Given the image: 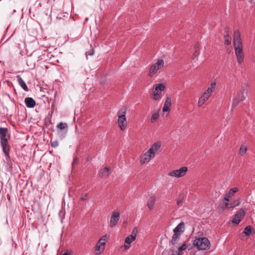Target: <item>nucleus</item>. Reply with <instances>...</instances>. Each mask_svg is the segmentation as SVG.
<instances>
[{
  "label": "nucleus",
  "instance_id": "20e7f679",
  "mask_svg": "<svg viewBox=\"0 0 255 255\" xmlns=\"http://www.w3.org/2000/svg\"><path fill=\"white\" fill-rule=\"evenodd\" d=\"M126 113L127 109L125 108H123L118 111L117 113L118 126L122 130H124L127 125L126 116Z\"/></svg>",
  "mask_w": 255,
  "mask_h": 255
},
{
  "label": "nucleus",
  "instance_id": "5701e85b",
  "mask_svg": "<svg viewBox=\"0 0 255 255\" xmlns=\"http://www.w3.org/2000/svg\"><path fill=\"white\" fill-rule=\"evenodd\" d=\"M238 188L237 187L232 188L230 189L226 194L228 195V197L233 198L234 196L235 193L238 191Z\"/></svg>",
  "mask_w": 255,
  "mask_h": 255
},
{
  "label": "nucleus",
  "instance_id": "e433bc0d",
  "mask_svg": "<svg viewBox=\"0 0 255 255\" xmlns=\"http://www.w3.org/2000/svg\"><path fill=\"white\" fill-rule=\"evenodd\" d=\"M88 199V196L87 193L82 195L81 197H80V200L82 201H86Z\"/></svg>",
  "mask_w": 255,
  "mask_h": 255
},
{
  "label": "nucleus",
  "instance_id": "4c0bfd02",
  "mask_svg": "<svg viewBox=\"0 0 255 255\" xmlns=\"http://www.w3.org/2000/svg\"><path fill=\"white\" fill-rule=\"evenodd\" d=\"M231 199L230 197H228V195L226 193L225 194L224 201V202H229L230 201V199Z\"/></svg>",
  "mask_w": 255,
  "mask_h": 255
},
{
  "label": "nucleus",
  "instance_id": "c85d7f7f",
  "mask_svg": "<svg viewBox=\"0 0 255 255\" xmlns=\"http://www.w3.org/2000/svg\"><path fill=\"white\" fill-rule=\"evenodd\" d=\"M247 151V147L245 145H242L240 149V154L241 155L244 154Z\"/></svg>",
  "mask_w": 255,
  "mask_h": 255
},
{
  "label": "nucleus",
  "instance_id": "b1692460",
  "mask_svg": "<svg viewBox=\"0 0 255 255\" xmlns=\"http://www.w3.org/2000/svg\"><path fill=\"white\" fill-rule=\"evenodd\" d=\"M227 208H233V206L231 205V203H229V202H224L221 206V209L222 211L224 210Z\"/></svg>",
  "mask_w": 255,
  "mask_h": 255
},
{
  "label": "nucleus",
  "instance_id": "0eeeda50",
  "mask_svg": "<svg viewBox=\"0 0 255 255\" xmlns=\"http://www.w3.org/2000/svg\"><path fill=\"white\" fill-rule=\"evenodd\" d=\"M165 87L162 84H155L153 87V99L155 100H159L160 99L159 96L160 94L165 89Z\"/></svg>",
  "mask_w": 255,
  "mask_h": 255
},
{
  "label": "nucleus",
  "instance_id": "7c9ffc66",
  "mask_svg": "<svg viewBox=\"0 0 255 255\" xmlns=\"http://www.w3.org/2000/svg\"><path fill=\"white\" fill-rule=\"evenodd\" d=\"M225 41L224 43L226 45H230L231 43V38L228 35L224 36Z\"/></svg>",
  "mask_w": 255,
  "mask_h": 255
},
{
  "label": "nucleus",
  "instance_id": "393cba45",
  "mask_svg": "<svg viewBox=\"0 0 255 255\" xmlns=\"http://www.w3.org/2000/svg\"><path fill=\"white\" fill-rule=\"evenodd\" d=\"M186 249V243L183 244L181 247H180L177 251V255H183V251Z\"/></svg>",
  "mask_w": 255,
  "mask_h": 255
},
{
  "label": "nucleus",
  "instance_id": "58836bf2",
  "mask_svg": "<svg viewBox=\"0 0 255 255\" xmlns=\"http://www.w3.org/2000/svg\"><path fill=\"white\" fill-rule=\"evenodd\" d=\"M88 54L89 55H93L94 54V50L93 49H91L89 52H88Z\"/></svg>",
  "mask_w": 255,
  "mask_h": 255
},
{
  "label": "nucleus",
  "instance_id": "a19ab883",
  "mask_svg": "<svg viewBox=\"0 0 255 255\" xmlns=\"http://www.w3.org/2000/svg\"><path fill=\"white\" fill-rule=\"evenodd\" d=\"M78 161V159L77 158H75L74 159L72 164H76Z\"/></svg>",
  "mask_w": 255,
  "mask_h": 255
},
{
  "label": "nucleus",
  "instance_id": "2eb2a0df",
  "mask_svg": "<svg viewBox=\"0 0 255 255\" xmlns=\"http://www.w3.org/2000/svg\"><path fill=\"white\" fill-rule=\"evenodd\" d=\"M184 229L185 224L184 222H181L173 229V232L181 235L182 233L184 232Z\"/></svg>",
  "mask_w": 255,
  "mask_h": 255
},
{
  "label": "nucleus",
  "instance_id": "f03ea898",
  "mask_svg": "<svg viewBox=\"0 0 255 255\" xmlns=\"http://www.w3.org/2000/svg\"><path fill=\"white\" fill-rule=\"evenodd\" d=\"M10 137L7 128H0V144L6 157H8L9 155L10 148L8 140Z\"/></svg>",
  "mask_w": 255,
  "mask_h": 255
},
{
  "label": "nucleus",
  "instance_id": "6ab92c4d",
  "mask_svg": "<svg viewBox=\"0 0 255 255\" xmlns=\"http://www.w3.org/2000/svg\"><path fill=\"white\" fill-rule=\"evenodd\" d=\"M161 146L160 142H156L152 145L148 149L151 153L155 154V152L158 150Z\"/></svg>",
  "mask_w": 255,
  "mask_h": 255
},
{
  "label": "nucleus",
  "instance_id": "1a4fd4ad",
  "mask_svg": "<svg viewBox=\"0 0 255 255\" xmlns=\"http://www.w3.org/2000/svg\"><path fill=\"white\" fill-rule=\"evenodd\" d=\"M107 241L106 235L103 236L98 242L95 247L96 254L98 255L101 254V251L104 249L105 245Z\"/></svg>",
  "mask_w": 255,
  "mask_h": 255
},
{
  "label": "nucleus",
  "instance_id": "9d476101",
  "mask_svg": "<svg viewBox=\"0 0 255 255\" xmlns=\"http://www.w3.org/2000/svg\"><path fill=\"white\" fill-rule=\"evenodd\" d=\"M188 168L187 167L183 166L179 169L174 170L170 171L168 173V175L170 176L180 177L184 176L186 172L187 171Z\"/></svg>",
  "mask_w": 255,
  "mask_h": 255
},
{
  "label": "nucleus",
  "instance_id": "37998d69",
  "mask_svg": "<svg viewBox=\"0 0 255 255\" xmlns=\"http://www.w3.org/2000/svg\"><path fill=\"white\" fill-rule=\"evenodd\" d=\"M62 255H70L68 253H65L63 254Z\"/></svg>",
  "mask_w": 255,
  "mask_h": 255
},
{
  "label": "nucleus",
  "instance_id": "aec40b11",
  "mask_svg": "<svg viewBox=\"0 0 255 255\" xmlns=\"http://www.w3.org/2000/svg\"><path fill=\"white\" fill-rule=\"evenodd\" d=\"M180 236L181 235L180 234L174 233V234L172 237V240L171 241V244L172 245L177 244L178 241L180 238Z\"/></svg>",
  "mask_w": 255,
  "mask_h": 255
},
{
  "label": "nucleus",
  "instance_id": "4468645a",
  "mask_svg": "<svg viewBox=\"0 0 255 255\" xmlns=\"http://www.w3.org/2000/svg\"><path fill=\"white\" fill-rule=\"evenodd\" d=\"M25 104L27 108H32L36 104L34 100L30 97L26 98L24 100Z\"/></svg>",
  "mask_w": 255,
  "mask_h": 255
},
{
  "label": "nucleus",
  "instance_id": "c756f323",
  "mask_svg": "<svg viewBox=\"0 0 255 255\" xmlns=\"http://www.w3.org/2000/svg\"><path fill=\"white\" fill-rule=\"evenodd\" d=\"M57 128L60 130L64 129L65 128H67V125L66 123H60L57 125Z\"/></svg>",
  "mask_w": 255,
  "mask_h": 255
},
{
  "label": "nucleus",
  "instance_id": "7ed1b4c3",
  "mask_svg": "<svg viewBox=\"0 0 255 255\" xmlns=\"http://www.w3.org/2000/svg\"><path fill=\"white\" fill-rule=\"evenodd\" d=\"M198 250H207L210 248V243L206 237L196 238L193 243Z\"/></svg>",
  "mask_w": 255,
  "mask_h": 255
},
{
  "label": "nucleus",
  "instance_id": "a878e982",
  "mask_svg": "<svg viewBox=\"0 0 255 255\" xmlns=\"http://www.w3.org/2000/svg\"><path fill=\"white\" fill-rule=\"evenodd\" d=\"M252 231V228L251 226H247L244 230L243 233L247 236H250V235L251 234Z\"/></svg>",
  "mask_w": 255,
  "mask_h": 255
},
{
  "label": "nucleus",
  "instance_id": "72a5a7b5",
  "mask_svg": "<svg viewBox=\"0 0 255 255\" xmlns=\"http://www.w3.org/2000/svg\"><path fill=\"white\" fill-rule=\"evenodd\" d=\"M137 232H138L137 229L136 227L134 228L133 229L132 231L131 235H130L129 236H132L133 237V238H134V239H136V234L137 233Z\"/></svg>",
  "mask_w": 255,
  "mask_h": 255
},
{
  "label": "nucleus",
  "instance_id": "473e14b6",
  "mask_svg": "<svg viewBox=\"0 0 255 255\" xmlns=\"http://www.w3.org/2000/svg\"><path fill=\"white\" fill-rule=\"evenodd\" d=\"M240 204V199H238L234 200L232 203H231V205L233 206V208L238 206Z\"/></svg>",
  "mask_w": 255,
  "mask_h": 255
},
{
  "label": "nucleus",
  "instance_id": "c9c22d12",
  "mask_svg": "<svg viewBox=\"0 0 255 255\" xmlns=\"http://www.w3.org/2000/svg\"><path fill=\"white\" fill-rule=\"evenodd\" d=\"M59 143L57 140L51 141V145L52 147L55 148L58 146Z\"/></svg>",
  "mask_w": 255,
  "mask_h": 255
},
{
  "label": "nucleus",
  "instance_id": "412c9836",
  "mask_svg": "<svg viewBox=\"0 0 255 255\" xmlns=\"http://www.w3.org/2000/svg\"><path fill=\"white\" fill-rule=\"evenodd\" d=\"M66 15H68V13L67 12L59 13L57 16V21L61 20L62 24L66 25L67 24V21L63 18V17H65Z\"/></svg>",
  "mask_w": 255,
  "mask_h": 255
},
{
  "label": "nucleus",
  "instance_id": "f257e3e1",
  "mask_svg": "<svg viewBox=\"0 0 255 255\" xmlns=\"http://www.w3.org/2000/svg\"><path fill=\"white\" fill-rule=\"evenodd\" d=\"M234 47L237 62L241 64L244 62V54L243 50L240 33L239 30H236L234 32Z\"/></svg>",
  "mask_w": 255,
  "mask_h": 255
},
{
  "label": "nucleus",
  "instance_id": "f3484780",
  "mask_svg": "<svg viewBox=\"0 0 255 255\" xmlns=\"http://www.w3.org/2000/svg\"><path fill=\"white\" fill-rule=\"evenodd\" d=\"M155 197L154 195H151L147 201V206L148 208L151 210L153 209L155 204Z\"/></svg>",
  "mask_w": 255,
  "mask_h": 255
},
{
  "label": "nucleus",
  "instance_id": "a211bd4d",
  "mask_svg": "<svg viewBox=\"0 0 255 255\" xmlns=\"http://www.w3.org/2000/svg\"><path fill=\"white\" fill-rule=\"evenodd\" d=\"M110 169L108 167H105L103 169H101L99 172V174L100 176L104 177H107L110 174Z\"/></svg>",
  "mask_w": 255,
  "mask_h": 255
},
{
  "label": "nucleus",
  "instance_id": "ddd939ff",
  "mask_svg": "<svg viewBox=\"0 0 255 255\" xmlns=\"http://www.w3.org/2000/svg\"><path fill=\"white\" fill-rule=\"evenodd\" d=\"M171 106V99L167 97L165 101L162 111L163 112H169Z\"/></svg>",
  "mask_w": 255,
  "mask_h": 255
},
{
  "label": "nucleus",
  "instance_id": "39448f33",
  "mask_svg": "<svg viewBox=\"0 0 255 255\" xmlns=\"http://www.w3.org/2000/svg\"><path fill=\"white\" fill-rule=\"evenodd\" d=\"M216 85L215 83H212L210 86L206 90V91L201 95L199 99L198 105L199 107L202 106L204 103L209 99L211 95L213 89Z\"/></svg>",
  "mask_w": 255,
  "mask_h": 255
},
{
  "label": "nucleus",
  "instance_id": "f8f14e48",
  "mask_svg": "<svg viewBox=\"0 0 255 255\" xmlns=\"http://www.w3.org/2000/svg\"><path fill=\"white\" fill-rule=\"evenodd\" d=\"M154 157V154L151 153L148 150L141 157L140 162L141 164H144L149 161L152 158Z\"/></svg>",
  "mask_w": 255,
  "mask_h": 255
},
{
  "label": "nucleus",
  "instance_id": "c03bdc74",
  "mask_svg": "<svg viewBox=\"0 0 255 255\" xmlns=\"http://www.w3.org/2000/svg\"><path fill=\"white\" fill-rule=\"evenodd\" d=\"M249 1L250 2H252V0H249Z\"/></svg>",
  "mask_w": 255,
  "mask_h": 255
},
{
  "label": "nucleus",
  "instance_id": "f704fd0d",
  "mask_svg": "<svg viewBox=\"0 0 255 255\" xmlns=\"http://www.w3.org/2000/svg\"><path fill=\"white\" fill-rule=\"evenodd\" d=\"M241 220L239 218H237L235 215L234 218L232 219V222L236 225H238L241 222Z\"/></svg>",
  "mask_w": 255,
  "mask_h": 255
},
{
  "label": "nucleus",
  "instance_id": "ea45409f",
  "mask_svg": "<svg viewBox=\"0 0 255 255\" xmlns=\"http://www.w3.org/2000/svg\"><path fill=\"white\" fill-rule=\"evenodd\" d=\"M195 53H194V56L196 57V56H197V51H198V47L197 46H196L195 47Z\"/></svg>",
  "mask_w": 255,
  "mask_h": 255
},
{
  "label": "nucleus",
  "instance_id": "79ce46f5",
  "mask_svg": "<svg viewBox=\"0 0 255 255\" xmlns=\"http://www.w3.org/2000/svg\"><path fill=\"white\" fill-rule=\"evenodd\" d=\"M124 247H125V249L126 250L128 249L129 248V247H130L129 246L127 245L126 244H125Z\"/></svg>",
  "mask_w": 255,
  "mask_h": 255
},
{
  "label": "nucleus",
  "instance_id": "423d86ee",
  "mask_svg": "<svg viewBox=\"0 0 255 255\" xmlns=\"http://www.w3.org/2000/svg\"><path fill=\"white\" fill-rule=\"evenodd\" d=\"M163 65L164 62L163 60L158 59L156 62L151 66L149 71V76L150 77L152 76L159 69H161Z\"/></svg>",
  "mask_w": 255,
  "mask_h": 255
},
{
  "label": "nucleus",
  "instance_id": "bb28decb",
  "mask_svg": "<svg viewBox=\"0 0 255 255\" xmlns=\"http://www.w3.org/2000/svg\"><path fill=\"white\" fill-rule=\"evenodd\" d=\"M135 240L132 236H128L125 239V244L129 245Z\"/></svg>",
  "mask_w": 255,
  "mask_h": 255
},
{
  "label": "nucleus",
  "instance_id": "cd10ccee",
  "mask_svg": "<svg viewBox=\"0 0 255 255\" xmlns=\"http://www.w3.org/2000/svg\"><path fill=\"white\" fill-rule=\"evenodd\" d=\"M158 117H159V115L158 113H153L152 115L151 119H150L151 123H153L155 122L158 119Z\"/></svg>",
  "mask_w": 255,
  "mask_h": 255
},
{
  "label": "nucleus",
  "instance_id": "4be33fe9",
  "mask_svg": "<svg viewBox=\"0 0 255 255\" xmlns=\"http://www.w3.org/2000/svg\"><path fill=\"white\" fill-rule=\"evenodd\" d=\"M245 210L244 209H241L235 214L237 218L242 219L245 215Z\"/></svg>",
  "mask_w": 255,
  "mask_h": 255
},
{
  "label": "nucleus",
  "instance_id": "dca6fc26",
  "mask_svg": "<svg viewBox=\"0 0 255 255\" xmlns=\"http://www.w3.org/2000/svg\"><path fill=\"white\" fill-rule=\"evenodd\" d=\"M18 84L20 85V86L25 91H28V88L25 83V82L23 80L22 78L20 77V75H17L16 76Z\"/></svg>",
  "mask_w": 255,
  "mask_h": 255
},
{
  "label": "nucleus",
  "instance_id": "9b49d317",
  "mask_svg": "<svg viewBox=\"0 0 255 255\" xmlns=\"http://www.w3.org/2000/svg\"><path fill=\"white\" fill-rule=\"evenodd\" d=\"M120 215L118 211H113L112 213V216L110 219V226L111 227H114L118 223L120 220Z\"/></svg>",
  "mask_w": 255,
  "mask_h": 255
},
{
  "label": "nucleus",
  "instance_id": "6e6552de",
  "mask_svg": "<svg viewBox=\"0 0 255 255\" xmlns=\"http://www.w3.org/2000/svg\"><path fill=\"white\" fill-rule=\"evenodd\" d=\"M245 93H247L244 88L242 89L240 91L236 93L235 98L233 99V104L234 106L237 105L240 102L245 100Z\"/></svg>",
  "mask_w": 255,
  "mask_h": 255
},
{
  "label": "nucleus",
  "instance_id": "2f4dec72",
  "mask_svg": "<svg viewBox=\"0 0 255 255\" xmlns=\"http://www.w3.org/2000/svg\"><path fill=\"white\" fill-rule=\"evenodd\" d=\"M184 195L183 194H180L179 195L178 199L177 200V204L178 205H180L181 204L184 199Z\"/></svg>",
  "mask_w": 255,
  "mask_h": 255
}]
</instances>
